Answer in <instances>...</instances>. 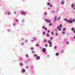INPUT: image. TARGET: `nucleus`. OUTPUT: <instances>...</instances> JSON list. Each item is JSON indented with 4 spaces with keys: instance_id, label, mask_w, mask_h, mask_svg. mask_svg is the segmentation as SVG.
Masks as SVG:
<instances>
[{
    "instance_id": "54",
    "label": "nucleus",
    "mask_w": 75,
    "mask_h": 75,
    "mask_svg": "<svg viewBox=\"0 0 75 75\" xmlns=\"http://www.w3.org/2000/svg\"><path fill=\"white\" fill-rule=\"evenodd\" d=\"M67 0V1H68V0Z\"/></svg>"
},
{
    "instance_id": "6",
    "label": "nucleus",
    "mask_w": 75,
    "mask_h": 75,
    "mask_svg": "<svg viewBox=\"0 0 75 75\" xmlns=\"http://www.w3.org/2000/svg\"><path fill=\"white\" fill-rule=\"evenodd\" d=\"M42 51L43 52H45V51H46V49L44 48H43L42 49Z\"/></svg>"
},
{
    "instance_id": "16",
    "label": "nucleus",
    "mask_w": 75,
    "mask_h": 75,
    "mask_svg": "<svg viewBox=\"0 0 75 75\" xmlns=\"http://www.w3.org/2000/svg\"><path fill=\"white\" fill-rule=\"evenodd\" d=\"M37 55L36 54H34V56L35 57H37Z\"/></svg>"
},
{
    "instance_id": "41",
    "label": "nucleus",
    "mask_w": 75,
    "mask_h": 75,
    "mask_svg": "<svg viewBox=\"0 0 75 75\" xmlns=\"http://www.w3.org/2000/svg\"><path fill=\"white\" fill-rule=\"evenodd\" d=\"M48 33H50V30H48Z\"/></svg>"
},
{
    "instance_id": "31",
    "label": "nucleus",
    "mask_w": 75,
    "mask_h": 75,
    "mask_svg": "<svg viewBox=\"0 0 75 75\" xmlns=\"http://www.w3.org/2000/svg\"><path fill=\"white\" fill-rule=\"evenodd\" d=\"M52 39H53L52 37L50 38V40H52Z\"/></svg>"
},
{
    "instance_id": "52",
    "label": "nucleus",
    "mask_w": 75,
    "mask_h": 75,
    "mask_svg": "<svg viewBox=\"0 0 75 75\" xmlns=\"http://www.w3.org/2000/svg\"><path fill=\"white\" fill-rule=\"evenodd\" d=\"M74 39H75V36L74 37Z\"/></svg>"
},
{
    "instance_id": "7",
    "label": "nucleus",
    "mask_w": 75,
    "mask_h": 75,
    "mask_svg": "<svg viewBox=\"0 0 75 75\" xmlns=\"http://www.w3.org/2000/svg\"><path fill=\"white\" fill-rule=\"evenodd\" d=\"M74 4H71V7L72 8H73L74 7Z\"/></svg>"
},
{
    "instance_id": "9",
    "label": "nucleus",
    "mask_w": 75,
    "mask_h": 75,
    "mask_svg": "<svg viewBox=\"0 0 75 75\" xmlns=\"http://www.w3.org/2000/svg\"><path fill=\"white\" fill-rule=\"evenodd\" d=\"M56 56H58L59 55V53H56Z\"/></svg>"
},
{
    "instance_id": "11",
    "label": "nucleus",
    "mask_w": 75,
    "mask_h": 75,
    "mask_svg": "<svg viewBox=\"0 0 75 75\" xmlns=\"http://www.w3.org/2000/svg\"><path fill=\"white\" fill-rule=\"evenodd\" d=\"M74 28H72L71 29V31H74Z\"/></svg>"
},
{
    "instance_id": "53",
    "label": "nucleus",
    "mask_w": 75,
    "mask_h": 75,
    "mask_svg": "<svg viewBox=\"0 0 75 75\" xmlns=\"http://www.w3.org/2000/svg\"><path fill=\"white\" fill-rule=\"evenodd\" d=\"M49 0V1H50V0Z\"/></svg>"
},
{
    "instance_id": "40",
    "label": "nucleus",
    "mask_w": 75,
    "mask_h": 75,
    "mask_svg": "<svg viewBox=\"0 0 75 75\" xmlns=\"http://www.w3.org/2000/svg\"><path fill=\"white\" fill-rule=\"evenodd\" d=\"M60 18H61L60 17H59V18H58V20H59V19H60Z\"/></svg>"
},
{
    "instance_id": "10",
    "label": "nucleus",
    "mask_w": 75,
    "mask_h": 75,
    "mask_svg": "<svg viewBox=\"0 0 75 75\" xmlns=\"http://www.w3.org/2000/svg\"><path fill=\"white\" fill-rule=\"evenodd\" d=\"M8 14L9 15H11V13L10 12H8Z\"/></svg>"
},
{
    "instance_id": "19",
    "label": "nucleus",
    "mask_w": 75,
    "mask_h": 75,
    "mask_svg": "<svg viewBox=\"0 0 75 75\" xmlns=\"http://www.w3.org/2000/svg\"><path fill=\"white\" fill-rule=\"evenodd\" d=\"M57 46H54V49H57Z\"/></svg>"
},
{
    "instance_id": "38",
    "label": "nucleus",
    "mask_w": 75,
    "mask_h": 75,
    "mask_svg": "<svg viewBox=\"0 0 75 75\" xmlns=\"http://www.w3.org/2000/svg\"><path fill=\"white\" fill-rule=\"evenodd\" d=\"M59 31H61V29H60V28H59Z\"/></svg>"
},
{
    "instance_id": "44",
    "label": "nucleus",
    "mask_w": 75,
    "mask_h": 75,
    "mask_svg": "<svg viewBox=\"0 0 75 75\" xmlns=\"http://www.w3.org/2000/svg\"><path fill=\"white\" fill-rule=\"evenodd\" d=\"M67 44H68V42H67Z\"/></svg>"
},
{
    "instance_id": "45",
    "label": "nucleus",
    "mask_w": 75,
    "mask_h": 75,
    "mask_svg": "<svg viewBox=\"0 0 75 75\" xmlns=\"http://www.w3.org/2000/svg\"><path fill=\"white\" fill-rule=\"evenodd\" d=\"M58 35V34H57V33H56V35Z\"/></svg>"
},
{
    "instance_id": "47",
    "label": "nucleus",
    "mask_w": 75,
    "mask_h": 75,
    "mask_svg": "<svg viewBox=\"0 0 75 75\" xmlns=\"http://www.w3.org/2000/svg\"><path fill=\"white\" fill-rule=\"evenodd\" d=\"M32 52H33V53H35V52L34 51H33Z\"/></svg>"
},
{
    "instance_id": "13",
    "label": "nucleus",
    "mask_w": 75,
    "mask_h": 75,
    "mask_svg": "<svg viewBox=\"0 0 75 75\" xmlns=\"http://www.w3.org/2000/svg\"><path fill=\"white\" fill-rule=\"evenodd\" d=\"M47 36L48 37H50V35H49L48 33H47Z\"/></svg>"
},
{
    "instance_id": "36",
    "label": "nucleus",
    "mask_w": 75,
    "mask_h": 75,
    "mask_svg": "<svg viewBox=\"0 0 75 75\" xmlns=\"http://www.w3.org/2000/svg\"><path fill=\"white\" fill-rule=\"evenodd\" d=\"M52 35H53V34H54V32H52Z\"/></svg>"
},
{
    "instance_id": "21",
    "label": "nucleus",
    "mask_w": 75,
    "mask_h": 75,
    "mask_svg": "<svg viewBox=\"0 0 75 75\" xmlns=\"http://www.w3.org/2000/svg\"><path fill=\"white\" fill-rule=\"evenodd\" d=\"M36 46L37 47H38V46H39V45H38V44H36Z\"/></svg>"
},
{
    "instance_id": "50",
    "label": "nucleus",
    "mask_w": 75,
    "mask_h": 75,
    "mask_svg": "<svg viewBox=\"0 0 75 75\" xmlns=\"http://www.w3.org/2000/svg\"><path fill=\"white\" fill-rule=\"evenodd\" d=\"M73 9H74V10H75V8H73Z\"/></svg>"
},
{
    "instance_id": "25",
    "label": "nucleus",
    "mask_w": 75,
    "mask_h": 75,
    "mask_svg": "<svg viewBox=\"0 0 75 75\" xmlns=\"http://www.w3.org/2000/svg\"><path fill=\"white\" fill-rule=\"evenodd\" d=\"M16 22H18V19H16Z\"/></svg>"
},
{
    "instance_id": "24",
    "label": "nucleus",
    "mask_w": 75,
    "mask_h": 75,
    "mask_svg": "<svg viewBox=\"0 0 75 75\" xmlns=\"http://www.w3.org/2000/svg\"><path fill=\"white\" fill-rule=\"evenodd\" d=\"M47 12H45V15H47Z\"/></svg>"
},
{
    "instance_id": "4",
    "label": "nucleus",
    "mask_w": 75,
    "mask_h": 75,
    "mask_svg": "<svg viewBox=\"0 0 75 75\" xmlns=\"http://www.w3.org/2000/svg\"><path fill=\"white\" fill-rule=\"evenodd\" d=\"M26 13L25 12L22 11L21 12V14H23L24 15V14H25Z\"/></svg>"
},
{
    "instance_id": "3",
    "label": "nucleus",
    "mask_w": 75,
    "mask_h": 75,
    "mask_svg": "<svg viewBox=\"0 0 75 75\" xmlns=\"http://www.w3.org/2000/svg\"><path fill=\"white\" fill-rule=\"evenodd\" d=\"M45 21H46V22H47V23H50L51 22V21L48 20H47V19L46 18L45 19Z\"/></svg>"
},
{
    "instance_id": "12",
    "label": "nucleus",
    "mask_w": 75,
    "mask_h": 75,
    "mask_svg": "<svg viewBox=\"0 0 75 75\" xmlns=\"http://www.w3.org/2000/svg\"><path fill=\"white\" fill-rule=\"evenodd\" d=\"M44 42H47V40H46V39H44Z\"/></svg>"
},
{
    "instance_id": "55",
    "label": "nucleus",
    "mask_w": 75,
    "mask_h": 75,
    "mask_svg": "<svg viewBox=\"0 0 75 75\" xmlns=\"http://www.w3.org/2000/svg\"><path fill=\"white\" fill-rule=\"evenodd\" d=\"M58 11V10H57V11Z\"/></svg>"
},
{
    "instance_id": "2",
    "label": "nucleus",
    "mask_w": 75,
    "mask_h": 75,
    "mask_svg": "<svg viewBox=\"0 0 75 75\" xmlns=\"http://www.w3.org/2000/svg\"><path fill=\"white\" fill-rule=\"evenodd\" d=\"M48 43H49V44H50L49 45V47H52V45H51V44H52V43H51V41L50 40H49L48 41Z\"/></svg>"
},
{
    "instance_id": "37",
    "label": "nucleus",
    "mask_w": 75,
    "mask_h": 75,
    "mask_svg": "<svg viewBox=\"0 0 75 75\" xmlns=\"http://www.w3.org/2000/svg\"><path fill=\"white\" fill-rule=\"evenodd\" d=\"M50 7H52V5H50Z\"/></svg>"
},
{
    "instance_id": "29",
    "label": "nucleus",
    "mask_w": 75,
    "mask_h": 75,
    "mask_svg": "<svg viewBox=\"0 0 75 75\" xmlns=\"http://www.w3.org/2000/svg\"><path fill=\"white\" fill-rule=\"evenodd\" d=\"M45 30H47V28H45Z\"/></svg>"
},
{
    "instance_id": "35",
    "label": "nucleus",
    "mask_w": 75,
    "mask_h": 75,
    "mask_svg": "<svg viewBox=\"0 0 75 75\" xmlns=\"http://www.w3.org/2000/svg\"><path fill=\"white\" fill-rule=\"evenodd\" d=\"M61 3L62 4H64V2H61Z\"/></svg>"
},
{
    "instance_id": "23",
    "label": "nucleus",
    "mask_w": 75,
    "mask_h": 75,
    "mask_svg": "<svg viewBox=\"0 0 75 75\" xmlns=\"http://www.w3.org/2000/svg\"><path fill=\"white\" fill-rule=\"evenodd\" d=\"M52 13H55V11H52Z\"/></svg>"
},
{
    "instance_id": "14",
    "label": "nucleus",
    "mask_w": 75,
    "mask_h": 75,
    "mask_svg": "<svg viewBox=\"0 0 75 75\" xmlns=\"http://www.w3.org/2000/svg\"><path fill=\"white\" fill-rule=\"evenodd\" d=\"M62 25L60 24L59 26V27H60V28H61V27H62Z\"/></svg>"
},
{
    "instance_id": "51",
    "label": "nucleus",
    "mask_w": 75,
    "mask_h": 75,
    "mask_svg": "<svg viewBox=\"0 0 75 75\" xmlns=\"http://www.w3.org/2000/svg\"><path fill=\"white\" fill-rule=\"evenodd\" d=\"M57 29H55V31H57Z\"/></svg>"
},
{
    "instance_id": "39",
    "label": "nucleus",
    "mask_w": 75,
    "mask_h": 75,
    "mask_svg": "<svg viewBox=\"0 0 75 75\" xmlns=\"http://www.w3.org/2000/svg\"><path fill=\"white\" fill-rule=\"evenodd\" d=\"M33 47H31V50H33Z\"/></svg>"
},
{
    "instance_id": "28",
    "label": "nucleus",
    "mask_w": 75,
    "mask_h": 75,
    "mask_svg": "<svg viewBox=\"0 0 75 75\" xmlns=\"http://www.w3.org/2000/svg\"><path fill=\"white\" fill-rule=\"evenodd\" d=\"M49 25H50V26H51V25H52V23H50L49 24Z\"/></svg>"
},
{
    "instance_id": "33",
    "label": "nucleus",
    "mask_w": 75,
    "mask_h": 75,
    "mask_svg": "<svg viewBox=\"0 0 75 75\" xmlns=\"http://www.w3.org/2000/svg\"><path fill=\"white\" fill-rule=\"evenodd\" d=\"M15 25H16L15 23H13V25H14V26H15Z\"/></svg>"
},
{
    "instance_id": "42",
    "label": "nucleus",
    "mask_w": 75,
    "mask_h": 75,
    "mask_svg": "<svg viewBox=\"0 0 75 75\" xmlns=\"http://www.w3.org/2000/svg\"><path fill=\"white\" fill-rule=\"evenodd\" d=\"M63 30H64V31H65V28H64L63 29Z\"/></svg>"
},
{
    "instance_id": "1",
    "label": "nucleus",
    "mask_w": 75,
    "mask_h": 75,
    "mask_svg": "<svg viewBox=\"0 0 75 75\" xmlns=\"http://www.w3.org/2000/svg\"><path fill=\"white\" fill-rule=\"evenodd\" d=\"M64 20L68 23H72V22H75V20L73 19L72 20V19H70L69 21L67 19H65Z\"/></svg>"
},
{
    "instance_id": "49",
    "label": "nucleus",
    "mask_w": 75,
    "mask_h": 75,
    "mask_svg": "<svg viewBox=\"0 0 75 75\" xmlns=\"http://www.w3.org/2000/svg\"><path fill=\"white\" fill-rule=\"evenodd\" d=\"M40 48L41 49H42V47H40Z\"/></svg>"
},
{
    "instance_id": "26",
    "label": "nucleus",
    "mask_w": 75,
    "mask_h": 75,
    "mask_svg": "<svg viewBox=\"0 0 75 75\" xmlns=\"http://www.w3.org/2000/svg\"><path fill=\"white\" fill-rule=\"evenodd\" d=\"M45 26H42V28H43V29H45Z\"/></svg>"
},
{
    "instance_id": "15",
    "label": "nucleus",
    "mask_w": 75,
    "mask_h": 75,
    "mask_svg": "<svg viewBox=\"0 0 75 75\" xmlns=\"http://www.w3.org/2000/svg\"><path fill=\"white\" fill-rule=\"evenodd\" d=\"M57 16H56L54 18L55 21H56L57 20Z\"/></svg>"
},
{
    "instance_id": "17",
    "label": "nucleus",
    "mask_w": 75,
    "mask_h": 75,
    "mask_svg": "<svg viewBox=\"0 0 75 75\" xmlns=\"http://www.w3.org/2000/svg\"><path fill=\"white\" fill-rule=\"evenodd\" d=\"M43 35H45V32H43Z\"/></svg>"
},
{
    "instance_id": "27",
    "label": "nucleus",
    "mask_w": 75,
    "mask_h": 75,
    "mask_svg": "<svg viewBox=\"0 0 75 75\" xmlns=\"http://www.w3.org/2000/svg\"><path fill=\"white\" fill-rule=\"evenodd\" d=\"M48 46V45H47V44H45V46L47 47Z\"/></svg>"
},
{
    "instance_id": "20",
    "label": "nucleus",
    "mask_w": 75,
    "mask_h": 75,
    "mask_svg": "<svg viewBox=\"0 0 75 75\" xmlns=\"http://www.w3.org/2000/svg\"><path fill=\"white\" fill-rule=\"evenodd\" d=\"M26 57H28V55L27 54H26Z\"/></svg>"
},
{
    "instance_id": "5",
    "label": "nucleus",
    "mask_w": 75,
    "mask_h": 75,
    "mask_svg": "<svg viewBox=\"0 0 75 75\" xmlns=\"http://www.w3.org/2000/svg\"><path fill=\"white\" fill-rule=\"evenodd\" d=\"M36 59L37 60H38V59H40V56H38L37 57H36Z\"/></svg>"
},
{
    "instance_id": "34",
    "label": "nucleus",
    "mask_w": 75,
    "mask_h": 75,
    "mask_svg": "<svg viewBox=\"0 0 75 75\" xmlns=\"http://www.w3.org/2000/svg\"><path fill=\"white\" fill-rule=\"evenodd\" d=\"M57 28L58 29H59V26H58V27H57Z\"/></svg>"
},
{
    "instance_id": "32",
    "label": "nucleus",
    "mask_w": 75,
    "mask_h": 75,
    "mask_svg": "<svg viewBox=\"0 0 75 75\" xmlns=\"http://www.w3.org/2000/svg\"><path fill=\"white\" fill-rule=\"evenodd\" d=\"M50 3H48L47 5H50Z\"/></svg>"
},
{
    "instance_id": "46",
    "label": "nucleus",
    "mask_w": 75,
    "mask_h": 75,
    "mask_svg": "<svg viewBox=\"0 0 75 75\" xmlns=\"http://www.w3.org/2000/svg\"><path fill=\"white\" fill-rule=\"evenodd\" d=\"M63 34H65V32H63Z\"/></svg>"
},
{
    "instance_id": "22",
    "label": "nucleus",
    "mask_w": 75,
    "mask_h": 75,
    "mask_svg": "<svg viewBox=\"0 0 75 75\" xmlns=\"http://www.w3.org/2000/svg\"><path fill=\"white\" fill-rule=\"evenodd\" d=\"M33 39H34V40H36V38H33Z\"/></svg>"
},
{
    "instance_id": "43",
    "label": "nucleus",
    "mask_w": 75,
    "mask_h": 75,
    "mask_svg": "<svg viewBox=\"0 0 75 75\" xmlns=\"http://www.w3.org/2000/svg\"><path fill=\"white\" fill-rule=\"evenodd\" d=\"M73 31V33H75V30H74V31Z\"/></svg>"
},
{
    "instance_id": "18",
    "label": "nucleus",
    "mask_w": 75,
    "mask_h": 75,
    "mask_svg": "<svg viewBox=\"0 0 75 75\" xmlns=\"http://www.w3.org/2000/svg\"><path fill=\"white\" fill-rule=\"evenodd\" d=\"M20 65H21V66H22V65H23V63H21L20 64Z\"/></svg>"
},
{
    "instance_id": "8",
    "label": "nucleus",
    "mask_w": 75,
    "mask_h": 75,
    "mask_svg": "<svg viewBox=\"0 0 75 75\" xmlns=\"http://www.w3.org/2000/svg\"><path fill=\"white\" fill-rule=\"evenodd\" d=\"M25 70L24 69H22V72L24 73V72H25Z\"/></svg>"
},
{
    "instance_id": "30",
    "label": "nucleus",
    "mask_w": 75,
    "mask_h": 75,
    "mask_svg": "<svg viewBox=\"0 0 75 75\" xmlns=\"http://www.w3.org/2000/svg\"><path fill=\"white\" fill-rule=\"evenodd\" d=\"M14 13L15 14H16V11H14Z\"/></svg>"
},
{
    "instance_id": "48",
    "label": "nucleus",
    "mask_w": 75,
    "mask_h": 75,
    "mask_svg": "<svg viewBox=\"0 0 75 75\" xmlns=\"http://www.w3.org/2000/svg\"><path fill=\"white\" fill-rule=\"evenodd\" d=\"M26 68H28V66H27L26 67Z\"/></svg>"
}]
</instances>
